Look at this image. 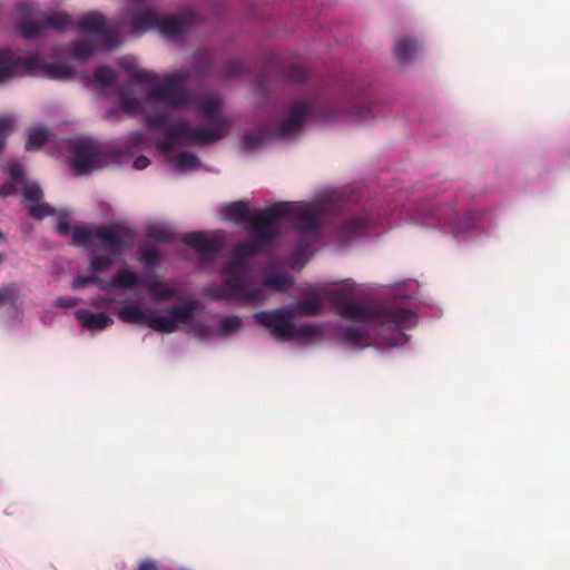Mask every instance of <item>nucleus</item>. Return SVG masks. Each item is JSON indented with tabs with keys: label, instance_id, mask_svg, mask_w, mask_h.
Returning <instances> with one entry per match:
<instances>
[{
	"label": "nucleus",
	"instance_id": "nucleus-1",
	"mask_svg": "<svg viewBox=\"0 0 570 570\" xmlns=\"http://www.w3.org/2000/svg\"><path fill=\"white\" fill-rule=\"evenodd\" d=\"M292 220L296 222L297 229L314 233L320 227L321 214L315 208L291 202L256 209L250 225L246 228L250 233V238L235 245L229 261L222 267L223 283L205 287V296L210 301L224 299L248 306L264 302V288L249 286L248 258L267 249L278 239L282 222Z\"/></svg>",
	"mask_w": 570,
	"mask_h": 570
},
{
	"label": "nucleus",
	"instance_id": "nucleus-2",
	"mask_svg": "<svg viewBox=\"0 0 570 570\" xmlns=\"http://www.w3.org/2000/svg\"><path fill=\"white\" fill-rule=\"evenodd\" d=\"M328 301L338 308L342 318L373 324L377 323L381 331H390L387 336L379 334V342L386 347H395L406 340L405 330L416 324V315L413 311L395 305L365 306L352 299L351 294L342 288L330 291Z\"/></svg>",
	"mask_w": 570,
	"mask_h": 570
},
{
	"label": "nucleus",
	"instance_id": "nucleus-3",
	"mask_svg": "<svg viewBox=\"0 0 570 570\" xmlns=\"http://www.w3.org/2000/svg\"><path fill=\"white\" fill-rule=\"evenodd\" d=\"M136 238L137 230L120 223L94 227L77 225L72 228L71 245L92 249L94 243L97 242L99 248L108 249L107 254L92 256L90 259V269L102 273L134 244Z\"/></svg>",
	"mask_w": 570,
	"mask_h": 570
},
{
	"label": "nucleus",
	"instance_id": "nucleus-4",
	"mask_svg": "<svg viewBox=\"0 0 570 570\" xmlns=\"http://www.w3.org/2000/svg\"><path fill=\"white\" fill-rule=\"evenodd\" d=\"M196 306L195 301H186L184 304L171 305L168 316H160L155 309H142L138 303L126 299L118 309L117 317L127 324H145L156 332L169 334L178 328V323L187 324L193 318Z\"/></svg>",
	"mask_w": 570,
	"mask_h": 570
},
{
	"label": "nucleus",
	"instance_id": "nucleus-5",
	"mask_svg": "<svg viewBox=\"0 0 570 570\" xmlns=\"http://www.w3.org/2000/svg\"><path fill=\"white\" fill-rule=\"evenodd\" d=\"M75 28L81 33H92L94 40L77 39L70 43V55L75 59L86 60L94 56L96 47L114 49L120 46L118 26L108 23L99 11L92 10L85 13Z\"/></svg>",
	"mask_w": 570,
	"mask_h": 570
},
{
	"label": "nucleus",
	"instance_id": "nucleus-6",
	"mask_svg": "<svg viewBox=\"0 0 570 570\" xmlns=\"http://www.w3.org/2000/svg\"><path fill=\"white\" fill-rule=\"evenodd\" d=\"M21 14L18 26L20 35L27 39H33L42 35L46 28L66 31L75 28L76 22L65 11H37L32 3L21 2L18 6Z\"/></svg>",
	"mask_w": 570,
	"mask_h": 570
},
{
	"label": "nucleus",
	"instance_id": "nucleus-7",
	"mask_svg": "<svg viewBox=\"0 0 570 570\" xmlns=\"http://www.w3.org/2000/svg\"><path fill=\"white\" fill-rule=\"evenodd\" d=\"M190 76L189 70L180 69L165 76L163 81L159 78L153 82H147L150 88L147 91V98L150 101L165 104L171 109H180L190 102V91L185 83Z\"/></svg>",
	"mask_w": 570,
	"mask_h": 570
},
{
	"label": "nucleus",
	"instance_id": "nucleus-8",
	"mask_svg": "<svg viewBox=\"0 0 570 570\" xmlns=\"http://www.w3.org/2000/svg\"><path fill=\"white\" fill-rule=\"evenodd\" d=\"M11 67V78L31 75L52 80H62L72 76L73 69L63 62H45L37 53L21 56L12 50L11 57L3 60Z\"/></svg>",
	"mask_w": 570,
	"mask_h": 570
},
{
	"label": "nucleus",
	"instance_id": "nucleus-9",
	"mask_svg": "<svg viewBox=\"0 0 570 570\" xmlns=\"http://www.w3.org/2000/svg\"><path fill=\"white\" fill-rule=\"evenodd\" d=\"M312 114L320 120H333L340 115V110L333 102L294 101L288 108L287 116L278 127V134L283 137L296 134L301 130L305 119Z\"/></svg>",
	"mask_w": 570,
	"mask_h": 570
},
{
	"label": "nucleus",
	"instance_id": "nucleus-10",
	"mask_svg": "<svg viewBox=\"0 0 570 570\" xmlns=\"http://www.w3.org/2000/svg\"><path fill=\"white\" fill-rule=\"evenodd\" d=\"M294 317L295 309L293 305H286L271 311H262L254 314V320L281 341H291L294 338Z\"/></svg>",
	"mask_w": 570,
	"mask_h": 570
},
{
	"label": "nucleus",
	"instance_id": "nucleus-11",
	"mask_svg": "<svg viewBox=\"0 0 570 570\" xmlns=\"http://www.w3.org/2000/svg\"><path fill=\"white\" fill-rule=\"evenodd\" d=\"M178 132L183 134L186 145H209L224 138L229 131V124L216 119L215 124L208 126H190L187 120H178Z\"/></svg>",
	"mask_w": 570,
	"mask_h": 570
},
{
	"label": "nucleus",
	"instance_id": "nucleus-12",
	"mask_svg": "<svg viewBox=\"0 0 570 570\" xmlns=\"http://www.w3.org/2000/svg\"><path fill=\"white\" fill-rule=\"evenodd\" d=\"M72 151L75 155L69 163L79 175H87L107 163L106 155L85 140L75 141Z\"/></svg>",
	"mask_w": 570,
	"mask_h": 570
},
{
	"label": "nucleus",
	"instance_id": "nucleus-13",
	"mask_svg": "<svg viewBox=\"0 0 570 570\" xmlns=\"http://www.w3.org/2000/svg\"><path fill=\"white\" fill-rule=\"evenodd\" d=\"M195 20L196 12L187 8L176 16H159L156 30L165 37H176L186 32Z\"/></svg>",
	"mask_w": 570,
	"mask_h": 570
},
{
	"label": "nucleus",
	"instance_id": "nucleus-14",
	"mask_svg": "<svg viewBox=\"0 0 570 570\" xmlns=\"http://www.w3.org/2000/svg\"><path fill=\"white\" fill-rule=\"evenodd\" d=\"M181 242L207 259H214L223 248L220 239L209 237L205 232L186 233L183 235Z\"/></svg>",
	"mask_w": 570,
	"mask_h": 570
},
{
	"label": "nucleus",
	"instance_id": "nucleus-15",
	"mask_svg": "<svg viewBox=\"0 0 570 570\" xmlns=\"http://www.w3.org/2000/svg\"><path fill=\"white\" fill-rule=\"evenodd\" d=\"M330 292L320 293L314 289H309L303 293L302 298L295 304V315L302 316H320L323 313V298L328 299L327 295Z\"/></svg>",
	"mask_w": 570,
	"mask_h": 570
},
{
	"label": "nucleus",
	"instance_id": "nucleus-16",
	"mask_svg": "<svg viewBox=\"0 0 570 570\" xmlns=\"http://www.w3.org/2000/svg\"><path fill=\"white\" fill-rule=\"evenodd\" d=\"M222 105L223 99L219 95H204L197 99V115L212 124H215L216 119H222L225 124H229L219 111Z\"/></svg>",
	"mask_w": 570,
	"mask_h": 570
},
{
	"label": "nucleus",
	"instance_id": "nucleus-17",
	"mask_svg": "<svg viewBox=\"0 0 570 570\" xmlns=\"http://www.w3.org/2000/svg\"><path fill=\"white\" fill-rule=\"evenodd\" d=\"M158 18L159 16L151 9L136 10L129 20L130 33L139 37L146 31L156 30Z\"/></svg>",
	"mask_w": 570,
	"mask_h": 570
},
{
	"label": "nucleus",
	"instance_id": "nucleus-18",
	"mask_svg": "<svg viewBox=\"0 0 570 570\" xmlns=\"http://www.w3.org/2000/svg\"><path fill=\"white\" fill-rule=\"evenodd\" d=\"M430 219L435 222L436 226L451 227L454 233H463L469 228L468 225H462L459 222L458 213L450 205L433 209L430 213Z\"/></svg>",
	"mask_w": 570,
	"mask_h": 570
},
{
	"label": "nucleus",
	"instance_id": "nucleus-19",
	"mask_svg": "<svg viewBox=\"0 0 570 570\" xmlns=\"http://www.w3.org/2000/svg\"><path fill=\"white\" fill-rule=\"evenodd\" d=\"M255 210L256 209L250 210L247 203L243 200H235L226 204L223 207V215L225 219L233 222L234 224L247 222L248 224L245 227L247 228L250 225L252 217ZM245 230L250 235V233L247 229Z\"/></svg>",
	"mask_w": 570,
	"mask_h": 570
},
{
	"label": "nucleus",
	"instance_id": "nucleus-20",
	"mask_svg": "<svg viewBox=\"0 0 570 570\" xmlns=\"http://www.w3.org/2000/svg\"><path fill=\"white\" fill-rule=\"evenodd\" d=\"M76 318L79 321L82 327L92 331H102L110 326L114 322L112 318L106 313H92L89 309H78Z\"/></svg>",
	"mask_w": 570,
	"mask_h": 570
},
{
	"label": "nucleus",
	"instance_id": "nucleus-21",
	"mask_svg": "<svg viewBox=\"0 0 570 570\" xmlns=\"http://www.w3.org/2000/svg\"><path fill=\"white\" fill-rule=\"evenodd\" d=\"M120 66L129 75L132 83L146 85L147 82H153L158 79L156 72L138 68L136 61L132 59H121Z\"/></svg>",
	"mask_w": 570,
	"mask_h": 570
},
{
	"label": "nucleus",
	"instance_id": "nucleus-22",
	"mask_svg": "<svg viewBox=\"0 0 570 570\" xmlns=\"http://www.w3.org/2000/svg\"><path fill=\"white\" fill-rule=\"evenodd\" d=\"M338 338L347 344L358 345L361 347L370 346V336L366 331L356 326L342 327L338 333Z\"/></svg>",
	"mask_w": 570,
	"mask_h": 570
},
{
	"label": "nucleus",
	"instance_id": "nucleus-23",
	"mask_svg": "<svg viewBox=\"0 0 570 570\" xmlns=\"http://www.w3.org/2000/svg\"><path fill=\"white\" fill-rule=\"evenodd\" d=\"M145 275H139L129 268H121L114 275V288H130L144 285Z\"/></svg>",
	"mask_w": 570,
	"mask_h": 570
},
{
	"label": "nucleus",
	"instance_id": "nucleus-24",
	"mask_svg": "<svg viewBox=\"0 0 570 570\" xmlns=\"http://www.w3.org/2000/svg\"><path fill=\"white\" fill-rule=\"evenodd\" d=\"M142 286L148 287L149 295L156 301L171 299L176 295L174 287L167 285L163 281H151L148 276H146V281Z\"/></svg>",
	"mask_w": 570,
	"mask_h": 570
},
{
	"label": "nucleus",
	"instance_id": "nucleus-25",
	"mask_svg": "<svg viewBox=\"0 0 570 570\" xmlns=\"http://www.w3.org/2000/svg\"><path fill=\"white\" fill-rule=\"evenodd\" d=\"M269 134L271 131L267 127H261L256 130L246 132L243 137L244 149L248 151L257 150L269 137Z\"/></svg>",
	"mask_w": 570,
	"mask_h": 570
},
{
	"label": "nucleus",
	"instance_id": "nucleus-26",
	"mask_svg": "<svg viewBox=\"0 0 570 570\" xmlns=\"http://www.w3.org/2000/svg\"><path fill=\"white\" fill-rule=\"evenodd\" d=\"M119 105L121 110L130 117L140 115L144 111L142 102L126 89L119 90Z\"/></svg>",
	"mask_w": 570,
	"mask_h": 570
},
{
	"label": "nucleus",
	"instance_id": "nucleus-27",
	"mask_svg": "<svg viewBox=\"0 0 570 570\" xmlns=\"http://www.w3.org/2000/svg\"><path fill=\"white\" fill-rule=\"evenodd\" d=\"M417 49L416 41L409 38H401L395 41L393 53L400 62L404 63L411 59Z\"/></svg>",
	"mask_w": 570,
	"mask_h": 570
},
{
	"label": "nucleus",
	"instance_id": "nucleus-28",
	"mask_svg": "<svg viewBox=\"0 0 570 570\" xmlns=\"http://www.w3.org/2000/svg\"><path fill=\"white\" fill-rule=\"evenodd\" d=\"M368 227V223L361 216H354L344 222L342 226V236L352 239L361 235Z\"/></svg>",
	"mask_w": 570,
	"mask_h": 570
},
{
	"label": "nucleus",
	"instance_id": "nucleus-29",
	"mask_svg": "<svg viewBox=\"0 0 570 570\" xmlns=\"http://www.w3.org/2000/svg\"><path fill=\"white\" fill-rule=\"evenodd\" d=\"M293 278L287 272L267 274L263 279V286L274 288L277 292L285 291L292 285Z\"/></svg>",
	"mask_w": 570,
	"mask_h": 570
},
{
	"label": "nucleus",
	"instance_id": "nucleus-30",
	"mask_svg": "<svg viewBox=\"0 0 570 570\" xmlns=\"http://www.w3.org/2000/svg\"><path fill=\"white\" fill-rule=\"evenodd\" d=\"M178 121L173 122L164 134V138L160 141V148L165 153H170L175 146L185 144L183 134L177 130Z\"/></svg>",
	"mask_w": 570,
	"mask_h": 570
},
{
	"label": "nucleus",
	"instance_id": "nucleus-31",
	"mask_svg": "<svg viewBox=\"0 0 570 570\" xmlns=\"http://www.w3.org/2000/svg\"><path fill=\"white\" fill-rule=\"evenodd\" d=\"M214 53L208 49H197L195 53L196 67L195 70L200 76H206L210 72L214 65Z\"/></svg>",
	"mask_w": 570,
	"mask_h": 570
},
{
	"label": "nucleus",
	"instance_id": "nucleus-32",
	"mask_svg": "<svg viewBox=\"0 0 570 570\" xmlns=\"http://www.w3.org/2000/svg\"><path fill=\"white\" fill-rule=\"evenodd\" d=\"M49 138V130L45 127H36L29 131L28 139L26 141L27 150H37L41 148Z\"/></svg>",
	"mask_w": 570,
	"mask_h": 570
},
{
	"label": "nucleus",
	"instance_id": "nucleus-33",
	"mask_svg": "<svg viewBox=\"0 0 570 570\" xmlns=\"http://www.w3.org/2000/svg\"><path fill=\"white\" fill-rule=\"evenodd\" d=\"M146 236L158 243H173L176 240V234L173 230L160 226L148 227Z\"/></svg>",
	"mask_w": 570,
	"mask_h": 570
},
{
	"label": "nucleus",
	"instance_id": "nucleus-34",
	"mask_svg": "<svg viewBox=\"0 0 570 570\" xmlns=\"http://www.w3.org/2000/svg\"><path fill=\"white\" fill-rule=\"evenodd\" d=\"M92 79L104 87H109L116 82L117 73L108 66H100L95 70Z\"/></svg>",
	"mask_w": 570,
	"mask_h": 570
},
{
	"label": "nucleus",
	"instance_id": "nucleus-35",
	"mask_svg": "<svg viewBox=\"0 0 570 570\" xmlns=\"http://www.w3.org/2000/svg\"><path fill=\"white\" fill-rule=\"evenodd\" d=\"M173 160L180 170H190L199 166V159L197 156L189 151H181L175 156Z\"/></svg>",
	"mask_w": 570,
	"mask_h": 570
},
{
	"label": "nucleus",
	"instance_id": "nucleus-36",
	"mask_svg": "<svg viewBox=\"0 0 570 570\" xmlns=\"http://www.w3.org/2000/svg\"><path fill=\"white\" fill-rule=\"evenodd\" d=\"M22 196L28 205H32L39 203L42 199L43 193L38 184L24 183L22 187Z\"/></svg>",
	"mask_w": 570,
	"mask_h": 570
},
{
	"label": "nucleus",
	"instance_id": "nucleus-37",
	"mask_svg": "<svg viewBox=\"0 0 570 570\" xmlns=\"http://www.w3.org/2000/svg\"><path fill=\"white\" fill-rule=\"evenodd\" d=\"M281 78L294 83L301 82L306 78V71L301 66L293 63L283 70Z\"/></svg>",
	"mask_w": 570,
	"mask_h": 570
},
{
	"label": "nucleus",
	"instance_id": "nucleus-38",
	"mask_svg": "<svg viewBox=\"0 0 570 570\" xmlns=\"http://www.w3.org/2000/svg\"><path fill=\"white\" fill-rule=\"evenodd\" d=\"M14 119L10 116H0V151L4 149L7 137L13 130Z\"/></svg>",
	"mask_w": 570,
	"mask_h": 570
},
{
	"label": "nucleus",
	"instance_id": "nucleus-39",
	"mask_svg": "<svg viewBox=\"0 0 570 570\" xmlns=\"http://www.w3.org/2000/svg\"><path fill=\"white\" fill-rule=\"evenodd\" d=\"M19 297L20 292L16 284H8L0 288V305L2 303L14 304Z\"/></svg>",
	"mask_w": 570,
	"mask_h": 570
},
{
	"label": "nucleus",
	"instance_id": "nucleus-40",
	"mask_svg": "<svg viewBox=\"0 0 570 570\" xmlns=\"http://www.w3.org/2000/svg\"><path fill=\"white\" fill-rule=\"evenodd\" d=\"M30 215L36 219H42L45 217L53 215V209L46 203H36L28 205Z\"/></svg>",
	"mask_w": 570,
	"mask_h": 570
},
{
	"label": "nucleus",
	"instance_id": "nucleus-41",
	"mask_svg": "<svg viewBox=\"0 0 570 570\" xmlns=\"http://www.w3.org/2000/svg\"><path fill=\"white\" fill-rule=\"evenodd\" d=\"M11 49H0V83L11 79V67L3 62V60H8V57H11Z\"/></svg>",
	"mask_w": 570,
	"mask_h": 570
},
{
	"label": "nucleus",
	"instance_id": "nucleus-42",
	"mask_svg": "<svg viewBox=\"0 0 570 570\" xmlns=\"http://www.w3.org/2000/svg\"><path fill=\"white\" fill-rule=\"evenodd\" d=\"M146 124L150 128L163 129L166 132L167 128L173 122L169 121L168 117L165 114H156V115L148 116L146 118Z\"/></svg>",
	"mask_w": 570,
	"mask_h": 570
},
{
	"label": "nucleus",
	"instance_id": "nucleus-43",
	"mask_svg": "<svg viewBox=\"0 0 570 570\" xmlns=\"http://www.w3.org/2000/svg\"><path fill=\"white\" fill-rule=\"evenodd\" d=\"M242 318L239 316H225L222 318L219 328L223 333H230L240 328Z\"/></svg>",
	"mask_w": 570,
	"mask_h": 570
},
{
	"label": "nucleus",
	"instance_id": "nucleus-44",
	"mask_svg": "<svg viewBox=\"0 0 570 570\" xmlns=\"http://www.w3.org/2000/svg\"><path fill=\"white\" fill-rule=\"evenodd\" d=\"M244 71L243 61L239 59H232L225 63L224 76L234 77L240 75Z\"/></svg>",
	"mask_w": 570,
	"mask_h": 570
},
{
	"label": "nucleus",
	"instance_id": "nucleus-45",
	"mask_svg": "<svg viewBox=\"0 0 570 570\" xmlns=\"http://www.w3.org/2000/svg\"><path fill=\"white\" fill-rule=\"evenodd\" d=\"M317 328L311 324L295 326L294 338L308 340L316 335Z\"/></svg>",
	"mask_w": 570,
	"mask_h": 570
},
{
	"label": "nucleus",
	"instance_id": "nucleus-46",
	"mask_svg": "<svg viewBox=\"0 0 570 570\" xmlns=\"http://www.w3.org/2000/svg\"><path fill=\"white\" fill-rule=\"evenodd\" d=\"M4 169L10 176V180H14L19 184L23 183L22 167L18 161L10 163Z\"/></svg>",
	"mask_w": 570,
	"mask_h": 570
},
{
	"label": "nucleus",
	"instance_id": "nucleus-47",
	"mask_svg": "<svg viewBox=\"0 0 570 570\" xmlns=\"http://www.w3.org/2000/svg\"><path fill=\"white\" fill-rule=\"evenodd\" d=\"M96 279H98V275L91 274V275H78L72 282H71V288L73 291L80 289L86 287L90 283H95Z\"/></svg>",
	"mask_w": 570,
	"mask_h": 570
},
{
	"label": "nucleus",
	"instance_id": "nucleus-48",
	"mask_svg": "<svg viewBox=\"0 0 570 570\" xmlns=\"http://www.w3.org/2000/svg\"><path fill=\"white\" fill-rule=\"evenodd\" d=\"M140 256L142 262L149 266L154 265L159 258L157 250L149 246H145L140 249Z\"/></svg>",
	"mask_w": 570,
	"mask_h": 570
},
{
	"label": "nucleus",
	"instance_id": "nucleus-49",
	"mask_svg": "<svg viewBox=\"0 0 570 570\" xmlns=\"http://www.w3.org/2000/svg\"><path fill=\"white\" fill-rule=\"evenodd\" d=\"M375 106L373 104L366 105L363 107H355L352 114L360 116L361 119L364 121L367 118L374 119L376 118V115L374 114Z\"/></svg>",
	"mask_w": 570,
	"mask_h": 570
},
{
	"label": "nucleus",
	"instance_id": "nucleus-50",
	"mask_svg": "<svg viewBox=\"0 0 570 570\" xmlns=\"http://www.w3.org/2000/svg\"><path fill=\"white\" fill-rule=\"evenodd\" d=\"M19 183L14 180H8L3 185L0 186V196L9 197L14 195L18 191Z\"/></svg>",
	"mask_w": 570,
	"mask_h": 570
},
{
	"label": "nucleus",
	"instance_id": "nucleus-51",
	"mask_svg": "<svg viewBox=\"0 0 570 570\" xmlns=\"http://www.w3.org/2000/svg\"><path fill=\"white\" fill-rule=\"evenodd\" d=\"M135 570H159V562L155 559L141 560Z\"/></svg>",
	"mask_w": 570,
	"mask_h": 570
},
{
	"label": "nucleus",
	"instance_id": "nucleus-52",
	"mask_svg": "<svg viewBox=\"0 0 570 570\" xmlns=\"http://www.w3.org/2000/svg\"><path fill=\"white\" fill-rule=\"evenodd\" d=\"M78 304V299L71 296H61L56 301V305L59 307H73Z\"/></svg>",
	"mask_w": 570,
	"mask_h": 570
},
{
	"label": "nucleus",
	"instance_id": "nucleus-53",
	"mask_svg": "<svg viewBox=\"0 0 570 570\" xmlns=\"http://www.w3.org/2000/svg\"><path fill=\"white\" fill-rule=\"evenodd\" d=\"M149 164V159L144 155L137 156L134 160V167L139 170L147 168Z\"/></svg>",
	"mask_w": 570,
	"mask_h": 570
},
{
	"label": "nucleus",
	"instance_id": "nucleus-54",
	"mask_svg": "<svg viewBox=\"0 0 570 570\" xmlns=\"http://www.w3.org/2000/svg\"><path fill=\"white\" fill-rule=\"evenodd\" d=\"M56 230L60 234V235H68L69 232L71 230V225L69 222L67 220H59L57 226H56Z\"/></svg>",
	"mask_w": 570,
	"mask_h": 570
},
{
	"label": "nucleus",
	"instance_id": "nucleus-55",
	"mask_svg": "<svg viewBox=\"0 0 570 570\" xmlns=\"http://www.w3.org/2000/svg\"><path fill=\"white\" fill-rule=\"evenodd\" d=\"M95 283H97L99 288L102 291H107V289L114 287V278L111 281H104L98 276V279H96Z\"/></svg>",
	"mask_w": 570,
	"mask_h": 570
},
{
	"label": "nucleus",
	"instance_id": "nucleus-56",
	"mask_svg": "<svg viewBox=\"0 0 570 570\" xmlns=\"http://www.w3.org/2000/svg\"><path fill=\"white\" fill-rule=\"evenodd\" d=\"M193 331L195 334H197L198 336H205L208 332V328L204 325H195L193 327Z\"/></svg>",
	"mask_w": 570,
	"mask_h": 570
},
{
	"label": "nucleus",
	"instance_id": "nucleus-57",
	"mask_svg": "<svg viewBox=\"0 0 570 570\" xmlns=\"http://www.w3.org/2000/svg\"><path fill=\"white\" fill-rule=\"evenodd\" d=\"M119 114V110L118 109H114V110H110L106 114V118H112V117H117Z\"/></svg>",
	"mask_w": 570,
	"mask_h": 570
},
{
	"label": "nucleus",
	"instance_id": "nucleus-58",
	"mask_svg": "<svg viewBox=\"0 0 570 570\" xmlns=\"http://www.w3.org/2000/svg\"><path fill=\"white\" fill-rule=\"evenodd\" d=\"M108 302H110V301L107 299V298L100 297L95 305L96 306H100V305L106 304Z\"/></svg>",
	"mask_w": 570,
	"mask_h": 570
},
{
	"label": "nucleus",
	"instance_id": "nucleus-59",
	"mask_svg": "<svg viewBox=\"0 0 570 570\" xmlns=\"http://www.w3.org/2000/svg\"><path fill=\"white\" fill-rule=\"evenodd\" d=\"M4 261H6V254L0 253V266L4 263Z\"/></svg>",
	"mask_w": 570,
	"mask_h": 570
},
{
	"label": "nucleus",
	"instance_id": "nucleus-60",
	"mask_svg": "<svg viewBox=\"0 0 570 570\" xmlns=\"http://www.w3.org/2000/svg\"><path fill=\"white\" fill-rule=\"evenodd\" d=\"M0 237H2V233L0 232Z\"/></svg>",
	"mask_w": 570,
	"mask_h": 570
}]
</instances>
